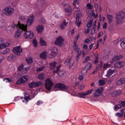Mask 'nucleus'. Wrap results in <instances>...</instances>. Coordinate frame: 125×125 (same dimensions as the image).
<instances>
[{
    "mask_svg": "<svg viewBox=\"0 0 125 125\" xmlns=\"http://www.w3.org/2000/svg\"><path fill=\"white\" fill-rule=\"evenodd\" d=\"M34 22V15L31 16L26 21V25L24 24H21L20 21L18 22L19 27L17 28L18 31L15 35V39H18L21 35V33L23 31H26L28 26H31Z\"/></svg>",
    "mask_w": 125,
    "mask_h": 125,
    "instance_id": "obj_1",
    "label": "nucleus"
},
{
    "mask_svg": "<svg viewBox=\"0 0 125 125\" xmlns=\"http://www.w3.org/2000/svg\"><path fill=\"white\" fill-rule=\"evenodd\" d=\"M116 21L117 24H121L123 22V20L125 19V13L123 11H120L116 14Z\"/></svg>",
    "mask_w": 125,
    "mask_h": 125,
    "instance_id": "obj_2",
    "label": "nucleus"
},
{
    "mask_svg": "<svg viewBox=\"0 0 125 125\" xmlns=\"http://www.w3.org/2000/svg\"><path fill=\"white\" fill-rule=\"evenodd\" d=\"M53 86V83L49 78H47L45 81V87L47 90H51Z\"/></svg>",
    "mask_w": 125,
    "mask_h": 125,
    "instance_id": "obj_3",
    "label": "nucleus"
},
{
    "mask_svg": "<svg viewBox=\"0 0 125 125\" xmlns=\"http://www.w3.org/2000/svg\"><path fill=\"white\" fill-rule=\"evenodd\" d=\"M55 88H59L60 89H63V91H68L69 90V87L65 85L63 83H58L55 84Z\"/></svg>",
    "mask_w": 125,
    "mask_h": 125,
    "instance_id": "obj_4",
    "label": "nucleus"
},
{
    "mask_svg": "<svg viewBox=\"0 0 125 125\" xmlns=\"http://www.w3.org/2000/svg\"><path fill=\"white\" fill-rule=\"evenodd\" d=\"M13 11H14V9L13 8H11V7L8 6L6 7L4 9L3 13L7 16H10V15H12V13H13Z\"/></svg>",
    "mask_w": 125,
    "mask_h": 125,
    "instance_id": "obj_5",
    "label": "nucleus"
},
{
    "mask_svg": "<svg viewBox=\"0 0 125 125\" xmlns=\"http://www.w3.org/2000/svg\"><path fill=\"white\" fill-rule=\"evenodd\" d=\"M74 61L71 57L68 58L64 62V64L66 66H69V68H71L73 67V65H74Z\"/></svg>",
    "mask_w": 125,
    "mask_h": 125,
    "instance_id": "obj_6",
    "label": "nucleus"
},
{
    "mask_svg": "<svg viewBox=\"0 0 125 125\" xmlns=\"http://www.w3.org/2000/svg\"><path fill=\"white\" fill-rule=\"evenodd\" d=\"M23 32H25L23 35L24 38L25 39H33L34 38V33L31 31H27L26 30L23 31Z\"/></svg>",
    "mask_w": 125,
    "mask_h": 125,
    "instance_id": "obj_7",
    "label": "nucleus"
},
{
    "mask_svg": "<svg viewBox=\"0 0 125 125\" xmlns=\"http://www.w3.org/2000/svg\"><path fill=\"white\" fill-rule=\"evenodd\" d=\"M28 80H29L28 76H24L17 81V84H22V83H25L28 82Z\"/></svg>",
    "mask_w": 125,
    "mask_h": 125,
    "instance_id": "obj_8",
    "label": "nucleus"
},
{
    "mask_svg": "<svg viewBox=\"0 0 125 125\" xmlns=\"http://www.w3.org/2000/svg\"><path fill=\"white\" fill-rule=\"evenodd\" d=\"M82 15L81 12H79L78 13L76 14V21H75V24L77 25V27H80L82 24V20L81 19V17Z\"/></svg>",
    "mask_w": 125,
    "mask_h": 125,
    "instance_id": "obj_9",
    "label": "nucleus"
},
{
    "mask_svg": "<svg viewBox=\"0 0 125 125\" xmlns=\"http://www.w3.org/2000/svg\"><path fill=\"white\" fill-rule=\"evenodd\" d=\"M13 51L16 55H20L23 51V49L20 46H18L13 48Z\"/></svg>",
    "mask_w": 125,
    "mask_h": 125,
    "instance_id": "obj_10",
    "label": "nucleus"
},
{
    "mask_svg": "<svg viewBox=\"0 0 125 125\" xmlns=\"http://www.w3.org/2000/svg\"><path fill=\"white\" fill-rule=\"evenodd\" d=\"M64 43V39L61 36H59L58 38H57L55 41V44L57 45H59L60 46H62L63 45V43Z\"/></svg>",
    "mask_w": 125,
    "mask_h": 125,
    "instance_id": "obj_11",
    "label": "nucleus"
},
{
    "mask_svg": "<svg viewBox=\"0 0 125 125\" xmlns=\"http://www.w3.org/2000/svg\"><path fill=\"white\" fill-rule=\"evenodd\" d=\"M19 26H18V25L14 24V23H12V25L9 26L7 28V30L10 32V33H13L14 32V30L18 29V28Z\"/></svg>",
    "mask_w": 125,
    "mask_h": 125,
    "instance_id": "obj_12",
    "label": "nucleus"
},
{
    "mask_svg": "<svg viewBox=\"0 0 125 125\" xmlns=\"http://www.w3.org/2000/svg\"><path fill=\"white\" fill-rule=\"evenodd\" d=\"M57 53H58V49L56 47H53L51 54L49 55V58H52L55 57L57 55Z\"/></svg>",
    "mask_w": 125,
    "mask_h": 125,
    "instance_id": "obj_13",
    "label": "nucleus"
},
{
    "mask_svg": "<svg viewBox=\"0 0 125 125\" xmlns=\"http://www.w3.org/2000/svg\"><path fill=\"white\" fill-rule=\"evenodd\" d=\"M103 90H104V88L103 87H100L98 88L94 93V96L95 97H98V96H100V95H101L103 93Z\"/></svg>",
    "mask_w": 125,
    "mask_h": 125,
    "instance_id": "obj_14",
    "label": "nucleus"
},
{
    "mask_svg": "<svg viewBox=\"0 0 125 125\" xmlns=\"http://www.w3.org/2000/svg\"><path fill=\"white\" fill-rule=\"evenodd\" d=\"M2 43H3V39L0 38V49L4 48V47H7V46H9L10 45L9 42H6L4 44Z\"/></svg>",
    "mask_w": 125,
    "mask_h": 125,
    "instance_id": "obj_15",
    "label": "nucleus"
},
{
    "mask_svg": "<svg viewBox=\"0 0 125 125\" xmlns=\"http://www.w3.org/2000/svg\"><path fill=\"white\" fill-rule=\"evenodd\" d=\"M67 25H68V22L66 21L65 20H64L63 22L61 23L60 28L62 30H65L66 29V27H67Z\"/></svg>",
    "mask_w": 125,
    "mask_h": 125,
    "instance_id": "obj_16",
    "label": "nucleus"
},
{
    "mask_svg": "<svg viewBox=\"0 0 125 125\" xmlns=\"http://www.w3.org/2000/svg\"><path fill=\"white\" fill-rule=\"evenodd\" d=\"M122 58H123V55L116 56L110 61V63H113L115 61H118L120 60V59H122Z\"/></svg>",
    "mask_w": 125,
    "mask_h": 125,
    "instance_id": "obj_17",
    "label": "nucleus"
},
{
    "mask_svg": "<svg viewBox=\"0 0 125 125\" xmlns=\"http://www.w3.org/2000/svg\"><path fill=\"white\" fill-rule=\"evenodd\" d=\"M73 49L77 52L78 54H82V51L80 50V47H79V45H75V46H73Z\"/></svg>",
    "mask_w": 125,
    "mask_h": 125,
    "instance_id": "obj_18",
    "label": "nucleus"
},
{
    "mask_svg": "<svg viewBox=\"0 0 125 125\" xmlns=\"http://www.w3.org/2000/svg\"><path fill=\"white\" fill-rule=\"evenodd\" d=\"M113 74H115V70L114 69L112 70L111 69H109L107 72L106 77H107V78H110L111 76L113 75Z\"/></svg>",
    "mask_w": 125,
    "mask_h": 125,
    "instance_id": "obj_19",
    "label": "nucleus"
},
{
    "mask_svg": "<svg viewBox=\"0 0 125 125\" xmlns=\"http://www.w3.org/2000/svg\"><path fill=\"white\" fill-rule=\"evenodd\" d=\"M40 57L41 59H44V60H46V57H47V52H46V51L42 52L40 54Z\"/></svg>",
    "mask_w": 125,
    "mask_h": 125,
    "instance_id": "obj_20",
    "label": "nucleus"
},
{
    "mask_svg": "<svg viewBox=\"0 0 125 125\" xmlns=\"http://www.w3.org/2000/svg\"><path fill=\"white\" fill-rule=\"evenodd\" d=\"M57 63L55 62H50L49 65L50 66V69L51 70H53V69H55L56 67V64Z\"/></svg>",
    "mask_w": 125,
    "mask_h": 125,
    "instance_id": "obj_21",
    "label": "nucleus"
},
{
    "mask_svg": "<svg viewBox=\"0 0 125 125\" xmlns=\"http://www.w3.org/2000/svg\"><path fill=\"white\" fill-rule=\"evenodd\" d=\"M64 12H65L66 15L68 16H70L72 14V8L69 7V8H65L64 9Z\"/></svg>",
    "mask_w": 125,
    "mask_h": 125,
    "instance_id": "obj_22",
    "label": "nucleus"
},
{
    "mask_svg": "<svg viewBox=\"0 0 125 125\" xmlns=\"http://www.w3.org/2000/svg\"><path fill=\"white\" fill-rule=\"evenodd\" d=\"M125 114V109H121V113H117L115 115L119 118H122Z\"/></svg>",
    "mask_w": 125,
    "mask_h": 125,
    "instance_id": "obj_23",
    "label": "nucleus"
},
{
    "mask_svg": "<svg viewBox=\"0 0 125 125\" xmlns=\"http://www.w3.org/2000/svg\"><path fill=\"white\" fill-rule=\"evenodd\" d=\"M36 30L38 33H42L43 31V26L42 25H39L37 27Z\"/></svg>",
    "mask_w": 125,
    "mask_h": 125,
    "instance_id": "obj_24",
    "label": "nucleus"
},
{
    "mask_svg": "<svg viewBox=\"0 0 125 125\" xmlns=\"http://www.w3.org/2000/svg\"><path fill=\"white\" fill-rule=\"evenodd\" d=\"M23 94L24 95V98H23V99L25 100L26 102H28L29 100H31V99H30V95L28 94V93H24Z\"/></svg>",
    "mask_w": 125,
    "mask_h": 125,
    "instance_id": "obj_25",
    "label": "nucleus"
},
{
    "mask_svg": "<svg viewBox=\"0 0 125 125\" xmlns=\"http://www.w3.org/2000/svg\"><path fill=\"white\" fill-rule=\"evenodd\" d=\"M121 43H120L121 47L123 49H125V38L122 39L121 40Z\"/></svg>",
    "mask_w": 125,
    "mask_h": 125,
    "instance_id": "obj_26",
    "label": "nucleus"
},
{
    "mask_svg": "<svg viewBox=\"0 0 125 125\" xmlns=\"http://www.w3.org/2000/svg\"><path fill=\"white\" fill-rule=\"evenodd\" d=\"M7 59L9 61H14L16 59V57L13 55H10L8 57Z\"/></svg>",
    "mask_w": 125,
    "mask_h": 125,
    "instance_id": "obj_27",
    "label": "nucleus"
},
{
    "mask_svg": "<svg viewBox=\"0 0 125 125\" xmlns=\"http://www.w3.org/2000/svg\"><path fill=\"white\" fill-rule=\"evenodd\" d=\"M114 19V17L112 15H107V20L108 21V23L111 24L112 22H113V19Z\"/></svg>",
    "mask_w": 125,
    "mask_h": 125,
    "instance_id": "obj_28",
    "label": "nucleus"
},
{
    "mask_svg": "<svg viewBox=\"0 0 125 125\" xmlns=\"http://www.w3.org/2000/svg\"><path fill=\"white\" fill-rule=\"evenodd\" d=\"M78 97H80V98H85V96H86V95L85 92H79L78 93Z\"/></svg>",
    "mask_w": 125,
    "mask_h": 125,
    "instance_id": "obj_29",
    "label": "nucleus"
},
{
    "mask_svg": "<svg viewBox=\"0 0 125 125\" xmlns=\"http://www.w3.org/2000/svg\"><path fill=\"white\" fill-rule=\"evenodd\" d=\"M95 59L94 61V64H96V65H97L98 64V60L99 59V57L98 54H96L95 55Z\"/></svg>",
    "mask_w": 125,
    "mask_h": 125,
    "instance_id": "obj_30",
    "label": "nucleus"
},
{
    "mask_svg": "<svg viewBox=\"0 0 125 125\" xmlns=\"http://www.w3.org/2000/svg\"><path fill=\"white\" fill-rule=\"evenodd\" d=\"M28 86H29L30 88H33L36 87V82H31L28 83Z\"/></svg>",
    "mask_w": 125,
    "mask_h": 125,
    "instance_id": "obj_31",
    "label": "nucleus"
},
{
    "mask_svg": "<svg viewBox=\"0 0 125 125\" xmlns=\"http://www.w3.org/2000/svg\"><path fill=\"white\" fill-rule=\"evenodd\" d=\"M60 67H61V65H59L58 66L56 67V70H54L53 71V74H57L59 71H60Z\"/></svg>",
    "mask_w": 125,
    "mask_h": 125,
    "instance_id": "obj_32",
    "label": "nucleus"
},
{
    "mask_svg": "<svg viewBox=\"0 0 125 125\" xmlns=\"http://www.w3.org/2000/svg\"><path fill=\"white\" fill-rule=\"evenodd\" d=\"M45 68V66H42L38 68H37L36 69V72L37 73H39V72H42V71H43L44 69Z\"/></svg>",
    "mask_w": 125,
    "mask_h": 125,
    "instance_id": "obj_33",
    "label": "nucleus"
},
{
    "mask_svg": "<svg viewBox=\"0 0 125 125\" xmlns=\"http://www.w3.org/2000/svg\"><path fill=\"white\" fill-rule=\"evenodd\" d=\"M5 26V21L4 20L0 21V28H3Z\"/></svg>",
    "mask_w": 125,
    "mask_h": 125,
    "instance_id": "obj_34",
    "label": "nucleus"
},
{
    "mask_svg": "<svg viewBox=\"0 0 125 125\" xmlns=\"http://www.w3.org/2000/svg\"><path fill=\"white\" fill-rule=\"evenodd\" d=\"M44 76H45V75L43 73H42L39 75L38 78L39 80H44Z\"/></svg>",
    "mask_w": 125,
    "mask_h": 125,
    "instance_id": "obj_35",
    "label": "nucleus"
},
{
    "mask_svg": "<svg viewBox=\"0 0 125 125\" xmlns=\"http://www.w3.org/2000/svg\"><path fill=\"white\" fill-rule=\"evenodd\" d=\"M40 44L42 46H45L46 45V42H44V40H43V39L41 38L40 39Z\"/></svg>",
    "mask_w": 125,
    "mask_h": 125,
    "instance_id": "obj_36",
    "label": "nucleus"
},
{
    "mask_svg": "<svg viewBox=\"0 0 125 125\" xmlns=\"http://www.w3.org/2000/svg\"><path fill=\"white\" fill-rule=\"evenodd\" d=\"M121 93H122V90H118L114 92V94H115V95H116V96L120 95Z\"/></svg>",
    "mask_w": 125,
    "mask_h": 125,
    "instance_id": "obj_37",
    "label": "nucleus"
},
{
    "mask_svg": "<svg viewBox=\"0 0 125 125\" xmlns=\"http://www.w3.org/2000/svg\"><path fill=\"white\" fill-rule=\"evenodd\" d=\"M99 85H101V86H102V85H104L105 84V81L104 80H100L99 81Z\"/></svg>",
    "mask_w": 125,
    "mask_h": 125,
    "instance_id": "obj_38",
    "label": "nucleus"
},
{
    "mask_svg": "<svg viewBox=\"0 0 125 125\" xmlns=\"http://www.w3.org/2000/svg\"><path fill=\"white\" fill-rule=\"evenodd\" d=\"M23 68H24V65L22 64L18 67V71L19 72H21V71L23 70Z\"/></svg>",
    "mask_w": 125,
    "mask_h": 125,
    "instance_id": "obj_39",
    "label": "nucleus"
},
{
    "mask_svg": "<svg viewBox=\"0 0 125 125\" xmlns=\"http://www.w3.org/2000/svg\"><path fill=\"white\" fill-rule=\"evenodd\" d=\"M91 67H92V65H91V64L90 63H88L87 64V65H86L85 68V69H86V70H90V69H91Z\"/></svg>",
    "mask_w": 125,
    "mask_h": 125,
    "instance_id": "obj_40",
    "label": "nucleus"
},
{
    "mask_svg": "<svg viewBox=\"0 0 125 125\" xmlns=\"http://www.w3.org/2000/svg\"><path fill=\"white\" fill-rule=\"evenodd\" d=\"M42 82L39 81L38 82H35V85L36 87L40 86V85H42Z\"/></svg>",
    "mask_w": 125,
    "mask_h": 125,
    "instance_id": "obj_41",
    "label": "nucleus"
},
{
    "mask_svg": "<svg viewBox=\"0 0 125 125\" xmlns=\"http://www.w3.org/2000/svg\"><path fill=\"white\" fill-rule=\"evenodd\" d=\"M90 60V57H89V56H87L85 58V59L83 62V63H87V62H88Z\"/></svg>",
    "mask_w": 125,
    "mask_h": 125,
    "instance_id": "obj_42",
    "label": "nucleus"
},
{
    "mask_svg": "<svg viewBox=\"0 0 125 125\" xmlns=\"http://www.w3.org/2000/svg\"><path fill=\"white\" fill-rule=\"evenodd\" d=\"M110 64L109 63H105L103 67L104 70H106V69H108V68L110 67Z\"/></svg>",
    "mask_w": 125,
    "mask_h": 125,
    "instance_id": "obj_43",
    "label": "nucleus"
},
{
    "mask_svg": "<svg viewBox=\"0 0 125 125\" xmlns=\"http://www.w3.org/2000/svg\"><path fill=\"white\" fill-rule=\"evenodd\" d=\"M10 51V50L9 48H6L5 49L3 52V54H7V53H9V52Z\"/></svg>",
    "mask_w": 125,
    "mask_h": 125,
    "instance_id": "obj_44",
    "label": "nucleus"
},
{
    "mask_svg": "<svg viewBox=\"0 0 125 125\" xmlns=\"http://www.w3.org/2000/svg\"><path fill=\"white\" fill-rule=\"evenodd\" d=\"M32 42L33 43V45H34V47H37V46L38 45V42H37V40L34 39L33 40Z\"/></svg>",
    "mask_w": 125,
    "mask_h": 125,
    "instance_id": "obj_45",
    "label": "nucleus"
},
{
    "mask_svg": "<svg viewBox=\"0 0 125 125\" xmlns=\"http://www.w3.org/2000/svg\"><path fill=\"white\" fill-rule=\"evenodd\" d=\"M92 91H93V89H91L90 90H89L87 91H86V92H85V93L86 94V96H87V95H89V94L92 93Z\"/></svg>",
    "mask_w": 125,
    "mask_h": 125,
    "instance_id": "obj_46",
    "label": "nucleus"
},
{
    "mask_svg": "<svg viewBox=\"0 0 125 125\" xmlns=\"http://www.w3.org/2000/svg\"><path fill=\"white\" fill-rule=\"evenodd\" d=\"M92 26V21H90L89 22H88L86 24L87 28H90Z\"/></svg>",
    "mask_w": 125,
    "mask_h": 125,
    "instance_id": "obj_47",
    "label": "nucleus"
},
{
    "mask_svg": "<svg viewBox=\"0 0 125 125\" xmlns=\"http://www.w3.org/2000/svg\"><path fill=\"white\" fill-rule=\"evenodd\" d=\"M86 7H87L88 9H92V8H93V6L90 3L87 4Z\"/></svg>",
    "mask_w": 125,
    "mask_h": 125,
    "instance_id": "obj_48",
    "label": "nucleus"
},
{
    "mask_svg": "<svg viewBox=\"0 0 125 125\" xmlns=\"http://www.w3.org/2000/svg\"><path fill=\"white\" fill-rule=\"evenodd\" d=\"M121 108H122V105H121V104H116L114 106V110H117V109H121Z\"/></svg>",
    "mask_w": 125,
    "mask_h": 125,
    "instance_id": "obj_49",
    "label": "nucleus"
},
{
    "mask_svg": "<svg viewBox=\"0 0 125 125\" xmlns=\"http://www.w3.org/2000/svg\"><path fill=\"white\" fill-rule=\"evenodd\" d=\"M114 67L116 68H121V65H120V62H115L114 63Z\"/></svg>",
    "mask_w": 125,
    "mask_h": 125,
    "instance_id": "obj_50",
    "label": "nucleus"
},
{
    "mask_svg": "<svg viewBox=\"0 0 125 125\" xmlns=\"http://www.w3.org/2000/svg\"><path fill=\"white\" fill-rule=\"evenodd\" d=\"M26 62L28 63V64H31V63H33V59H32V58L27 59H26Z\"/></svg>",
    "mask_w": 125,
    "mask_h": 125,
    "instance_id": "obj_51",
    "label": "nucleus"
},
{
    "mask_svg": "<svg viewBox=\"0 0 125 125\" xmlns=\"http://www.w3.org/2000/svg\"><path fill=\"white\" fill-rule=\"evenodd\" d=\"M20 99H21V100H23V97H16L14 99V101H17L18 100H20Z\"/></svg>",
    "mask_w": 125,
    "mask_h": 125,
    "instance_id": "obj_52",
    "label": "nucleus"
},
{
    "mask_svg": "<svg viewBox=\"0 0 125 125\" xmlns=\"http://www.w3.org/2000/svg\"><path fill=\"white\" fill-rule=\"evenodd\" d=\"M118 62L119 63V65L121 66V68H122V67H123V66H125V63L124 62Z\"/></svg>",
    "mask_w": 125,
    "mask_h": 125,
    "instance_id": "obj_53",
    "label": "nucleus"
},
{
    "mask_svg": "<svg viewBox=\"0 0 125 125\" xmlns=\"http://www.w3.org/2000/svg\"><path fill=\"white\" fill-rule=\"evenodd\" d=\"M79 3H80V1H79V0H75L73 1V5H76V4H79Z\"/></svg>",
    "mask_w": 125,
    "mask_h": 125,
    "instance_id": "obj_54",
    "label": "nucleus"
},
{
    "mask_svg": "<svg viewBox=\"0 0 125 125\" xmlns=\"http://www.w3.org/2000/svg\"><path fill=\"white\" fill-rule=\"evenodd\" d=\"M20 19L21 21H25L26 20V18L24 16H21L20 17Z\"/></svg>",
    "mask_w": 125,
    "mask_h": 125,
    "instance_id": "obj_55",
    "label": "nucleus"
},
{
    "mask_svg": "<svg viewBox=\"0 0 125 125\" xmlns=\"http://www.w3.org/2000/svg\"><path fill=\"white\" fill-rule=\"evenodd\" d=\"M78 80L79 81H83V76L80 75L78 77Z\"/></svg>",
    "mask_w": 125,
    "mask_h": 125,
    "instance_id": "obj_56",
    "label": "nucleus"
},
{
    "mask_svg": "<svg viewBox=\"0 0 125 125\" xmlns=\"http://www.w3.org/2000/svg\"><path fill=\"white\" fill-rule=\"evenodd\" d=\"M104 56L105 59H108L109 58V54H104Z\"/></svg>",
    "mask_w": 125,
    "mask_h": 125,
    "instance_id": "obj_57",
    "label": "nucleus"
},
{
    "mask_svg": "<svg viewBox=\"0 0 125 125\" xmlns=\"http://www.w3.org/2000/svg\"><path fill=\"white\" fill-rule=\"evenodd\" d=\"M94 45V43H92V44H91L89 47V49L90 50H92V47H93V46Z\"/></svg>",
    "mask_w": 125,
    "mask_h": 125,
    "instance_id": "obj_58",
    "label": "nucleus"
},
{
    "mask_svg": "<svg viewBox=\"0 0 125 125\" xmlns=\"http://www.w3.org/2000/svg\"><path fill=\"white\" fill-rule=\"evenodd\" d=\"M103 29H107V23L105 22L103 25Z\"/></svg>",
    "mask_w": 125,
    "mask_h": 125,
    "instance_id": "obj_59",
    "label": "nucleus"
},
{
    "mask_svg": "<svg viewBox=\"0 0 125 125\" xmlns=\"http://www.w3.org/2000/svg\"><path fill=\"white\" fill-rule=\"evenodd\" d=\"M90 41V40L89 39H86L83 42H84L85 43H88Z\"/></svg>",
    "mask_w": 125,
    "mask_h": 125,
    "instance_id": "obj_60",
    "label": "nucleus"
},
{
    "mask_svg": "<svg viewBox=\"0 0 125 125\" xmlns=\"http://www.w3.org/2000/svg\"><path fill=\"white\" fill-rule=\"evenodd\" d=\"M63 75H64V72H62V71H60L59 73V76L60 77H62V76H63Z\"/></svg>",
    "mask_w": 125,
    "mask_h": 125,
    "instance_id": "obj_61",
    "label": "nucleus"
},
{
    "mask_svg": "<svg viewBox=\"0 0 125 125\" xmlns=\"http://www.w3.org/2000/svg\"><path fill=\"white\" fill-rule=\"evenodd\" d=\"M102 35H103V32H100L98 34V39H99V38L101 37Z\"/></svg>",
    "mask_w": 125,
    "mask_h": 125,
    "instance_id": "obj_62",
    "label": "nucleus"
},
{
    "mask_svg": "<svg viewBox=\"0 0 125 125\" xmlns=\"http://www.w3.org/2000/svg\"><path fill=\"white\" fill-rule=\"evenodd\" d=\"M121 104L122 105V106H123V107H125V102H120Z\"/></svg>",
    "mask_w": 125,
    "mask_h": 125,
    "instance_id": "obj_63",
    "label": "nucleus"
},
{
    "mask_svg": "<svg viewBox=\"0 0 125 125\" xmlns=\"http://www.w3.org/2000/svg\"><path fill=\"white\" fill-rule=\"evenodd\" d=\"M83 49H86L87 48V45L86 44H84L83 45Z\"/></svg>",
    "mask_w": 125,
    "mask_h": 125,
    "instance_id": "obj_64",
    "label": "nucleus"
}]
</instances>
